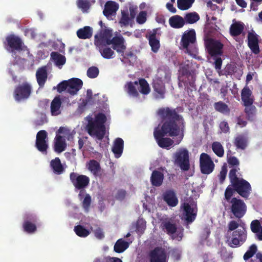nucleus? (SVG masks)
<instances>
[{
  "instance_id": "nucleus-1",
  "label": "nucleus",
  "mask_w": 262,
  "mask_h": 262,
  "mask_svg": "<svg viewBox=\"0 0 262 262\" xmlns=\"http://www.w3.org/2000/svg\"><path fill=\"white\" fill-rule=\"evenodd\" d=\"M178 108L168 107L159 109L158 114L164 122L161 129H155L154 132L157 142L166 135L170 137L181 135L180 141L183 138L185 122L183 117L178 114Z\"/></svg>"
},
{
  "instance_id": "nucleus-2",
  "label": "nucleus",
  "mask_w": 262,
  "mask_h": 262,
  "mask_svg": "<svg viewBox=\"0 0 262 262\" xmlns=\"http://www.w3.org/2000/svg\"><path fill=\"white\" fill-rule=\"evenodd\" d=\"M88 123L86 129L88 133L92 137H95L99 140L103 139L106 133L105 123L106 117L105 114L99 113L94 118L88 117Z\"/></svg>"
},
{
  "instance_id": "nucleus-3",
  "label": "nucleus",
  "mask_w": 262,
  "mask_h": 262,
  "mask_svg": "<svg viewBox=\"0 0 262 262\" xmlns=\"http://www.w3.org/2000/svg\"><path fill=\"white\" fill-rule=\"evenodd\" d=\"M174 163L179 166L181 170L187 171L190 168L189 156L187 149L180 148L174 154Z\"/></svg>"
},
{
  "instance_id": "nucleus-4",
  "label": "nucleus",
  "mask_w": 262,
  "mask_h": 262,
  "mask_svg": "<svg viewBox=\"0 0 262 262\" xmlns=\"http://www.w3.org/2000/svg\"><path fill=\"white\" fill-rule=\"evenodd\" d=\"M247 237V231L245 224L240 226V228L232 232L230 237L228 239L230 246L232 248L238 247L242 245L246 241Z\"/></svg>"
},
{
  "instance_id": "nucleus-5",
  "label": "nucleus",
  "mask_w": 262,
  "mask_h": 262,
  "mask_svg": "<svg viewBox=\"0 0 262 262\" xmlns=\"http://www.w3.org/2000/svg\"><path fill=\"white\" fill-rule=\"evenodd\" d=\"M32 91L31 85L28 82L18 84L13 92V97L15 101L20 102L28 99Z\"/></svg>"
},
{
  "instance_id": "nucleus-6",
  "label": "nucleus",
  "mask_w": 262,
  "mask_h": 262,
  "mask_svg": "<svg viewBox=\"0 0 262 262\" xmlns=\"http://www.w3.org/2000/svg\"><path fill=\"white\" fill-rule=\"evenodd\" d=\"M5 49L14 53L15 51L20 52L23 50L24 43L22 39L14 34L7 36L4 41Z\"/></svg>"
},
{
  "instance_id": "nucleus-7",
  "label": "nucleus",
  "mask_w": 262,
  "mask_h": 262,
  "mask_svg": "<svg viewBox=\"0 0 262 262\" xmlns=\"http://www.w3.org/2000/svg\"><path fill=\"white\" fill-rule=\"evenodd\" d=\"M38 218L32 213H26L24 216L23 230L27 233L32 234L37 231L36 224Z\"/></svg>"
},
{
  "instance_id": "nucleus-8",
  "label": "nucleus",
  "mask_w": 262,
  "mask_h": 262,
  "mask_svg": "<svg viewBox=\"0 0 262 262\" xmlns=\"http://www.w3.org/2000/svg\"><path fill=\"white\" fill-rule=\"evenodd\" d=\"M231 211L233 214L238 219L242 218L246 213L247 206L244 201L236 198H233L230 200Z\"/></svg>"
},
{
  "instance_id": "nucleus-9",
  "label": "nucleus",
  "mask_w": 262,
  "mask_h": 262,
  "mask_svg": "<svg viewBox=\"0 0 262 262\" xmlns=\"http://www.w3.org/2000/svg\"><path fill=\"white\" fill-rule=\"evenodd\" d=\"M232 186L239 195L246 199L249 198L252 190L250 183L243 179L234 183Z\"/></svg>"
},
{
  "instance_id": "nucleus-10",
  "label": "nucleus",
  "mask_w": 262,
  "mask_h": 262,
  "mask_svg": "<svg viewBox=\"0 0 262 262\" xmlns=\"http://www.w3.org/2000/svg\"><path fill=\"white\" fill-rule=\"evenodd\" d=\"M70 179L75 189L78 190L84 189L90 183V178L88 176L74 172L70 174Z\"/></svg>"
},
{
  "instance_id": "nucleus-11",
  "label": "nucleus",
  "mask_w": 262,
  "mask_h": 262,
  "mask_svg": "<svg viewBox=\"0 0 262 262\" xmlns=\"http://www.w3.org/2000/svg\"><path fill=\"white\" fill-rule=\"evenodd\" d=\"M215 165L211 157L206 153H202L200 157V167L202 173L209 174L214 169Z\"/></svg>"
},
{
  "instance_id": "nucleus-12",
  "label": "nucleus",
  "mask_w": 262,
  "mask_h": 262,
  "mask_svg": "<svg viewBox=\"0 0 262 262\" xmlns=\"http://www.w3.org/2000/svg\"><path fill=\"white\" fill-rule=\"evenodd\" d=\"M223 47L224 45L219 40L210 39L206 43L208 53L212 57L222 55Z\"/></svg>"
},
{
  "instance_id": "nucleus-13",
  "label": "nucleus",
  "mask_w": 262,
  "mask_h": 262,
  "mask_svg": "<svg viewBox=\"0 0 262 262\" xmlns=\"http://www.w3.org/2000/svg\"><path fill=\"white\" fill-rule=\"evenodd\" d=\"M149 262H167L165 250L161 247H156L148 253Z\"/></svg>"
},
{
  "instance_id": "nucleus-14",
  "label": "nucleus",
  "mask_w": 262,
  "mask_h": 262,
  "mask_svg": "<svg viewBox=\"0 0 262 262\" xmlns=\"http://www.w3.org/2000/svg\"><path fill=\"white\" fill-rule=\"evenodd\" d=\"M35 147L40 152L47 154L48 144V134L46 130H41L37 133Z\"/></svg>"
},
{
  "instance_id": "nucleus-15",
  "label": "nucleus",
  "mask_w": 262,
  "mask_h": 262,
  "mask_svg": "<svg viewBox=\"0 0 262 262\" xmlns=\"http://www.w3.org/2000/svg\"><path fill=\"white\" fill-rule=\"evenodd\" d=\"M152 85L155 98L157 99H164L166 90L162 78L157 76L153 79Z\"/></svg>"
},
{
  "instance_id": "nucleus-16",
  "label": "nucleus",
  "mask_w": 262,
  "mask_h": 262,
  "mask_svg": "<svg viewBox=\"0 0 262 262\" xmlns=\"http://www.w3.org/2000/svg\"><path fill=\"white\" fill-rule=\"evenodd\" d=\"M196 40L195 32L194 29H191L189 31H185L181 38V45L182 47L186 49L187 52L189 54H192V53L189 49V46L193 45Z\"/></svg>"
},
{
  "instance_id": "nucleus-17",
  "label": "nucleus",
  "mask_w": 262,
  "mask_h": 262,
  "mask_svg": "<svg viewBox=\"0 0 262 262\" xmlns=\"http://www.w3.org/2000/svg\"><path fill=\"white\" fill-rule=\"evenodd\" d=\"M113 36V31L111 29H104L100 30L99 32L95 35V45L97 43H105L109 45L110 41Z\"/></svg>"
},
{
  "instance_id": "nucleus-18",
  "label": "nucleus",
  "mask_w": 262,
  "mask_h": 262,
  "mask_svg": "<svg viewBox=\"0 0 262 262\" xmlns=\"http://www.w3.org/2000/svg\"><path fill=\"white\" fill-rule=\"evenodd\" d=\"M125 39L121 35L115 36L110 41L109 45H112V48L118 53L123 55L126 49Z\"/></svg>"
},
{
  "instance_id": "nucleus-19",
  "label": "nucleus",
  "mask_w": 262,
  "mask_h": 262,
  "mask_svg": "<svg viewBox=\"0 0 262 262\" xmlns=\"http://www.w3.org/2000/svg\"><path fill=\"white\" fill-rule=\"evenodd\" d=\"M183 208L186 221L188 223H191L194 221L197 214L196 204L190 205L189 203H185Z\"/></svg>"
},
{
  "instance_id": "nucleus-20",
  "label": "nucleus",
  "mask_w": 262,
  "mask_h": 262,
  "mask_svg": "<svg viewBox=\"0 0 262 262\" xmlns=\"http://www.w3.org/2000/svg\"><path fill=\"white\" fill-rule=\"evenodd\" d=\"M248 46L251 51L254 54H258L260 52L258 35L253 32H249L248 34Z\"/></svg>"
},
{
  "instance_id": "nucleus-21",
  "label": "nucleus",
  "mask_w": 262,
  "mask_h": 262,
  "mask_svg": "<svg viewBox=\"0 0 262 262\" xmlns=\"http://www.w3.org/2000/svg\"><path fill=\"white\" fill-rule=\"evenodd\" d=\"M157 30H154L146 35V37L148 39L149 45L151 47V51L154 53H157L160 47L159 38L157 37Z\"/></svg>"
},
{
  "instance_id": "nucleus-22",
  "label": "nucleus",
  "mask_w": 262,
  "mask_h": 262,
  "mask_svg": "<svg viewBox=\"0 0 262 262\" xmlns=\"http://www.w3.org/2000/svg\"><path fill=\"white\" fill-rule=\"evenodd\" d=\"M68 93L72 95H74L81 89L83 82L77 78H73L68 80Z\"/></svg>"
},
{
  "instance_id": "nucleus-23",
  "label": "nucleus",
  "mask_w": 262,
  "mask_h": 262,
  "mask_svg": "<svg viewBox=\"0 0 262 262\" xmlns=\"http://www.w3.org/2000/svg\"><path fill=\"white\" fill-rule=\"evenodd\" d=\"M36 78L39 88H43L48 78L46 66L41 67L37 69L36 73Z\"/></svg>"
},
{
  "instance_id": "nucleus-24",
  "label": "nucleus",
  "mask_w": 262,
  "mask_h": 262,
  "mask_svg": "<svg viewBox=\"0 0 262 262\" xmlns=\"http://www.w3.org/2000/svg\"><path fill=\"white\" fill-rule=\"evenodd\" d=\"M108 45L103 43H97L95 46L98 48V50L101 55L105 59H111L114 57L115 52L110 47H107Z\"/></svg>"
},
{
  "instance_id": "nucleus-25",
  "label": "nucleus",
  "mask_w": 262,
  "mask_h": 262,
  "mask_svg": "<svg viewBox=\"0 0 262 262\" xmlns=\"http://www.w3.org/2000/svg\"><path fill=\"white\" fill-rule=\"evenodd\" d=\"M233 22L230 27V34L233 37L237 36L243 32L245 25L242 22L235 21V19Z\"/></svg>"
},
{
  "instance_id": "nucleus-26",
  "label": "nucleus",
  "mask_w": 262,
  "mask_h": 262,
  "mask_svg": "<svg viewBox=\"0 0 262 262\" xmlns=\"http://www.w3.org/2000/svg\"><path fill=\"white\" fill-rule=\"evenodd\" d=\"M164 201L169 206L174 207L178 204V200L173 191L167 190L163 194Z\"/></svg>"
},
{
  "instance_id": "nucleus-27",
  "label": "nucleus",
  "mask_w": 262,
  "mask_h": 262,
  "mask_svg": "<svg viewBox=\"0 0 262 262\" xmlns=\"http://www.w3.org/2000/svg\"><path fill=\"white\" fill-rule=\"evenodd\" d=\"M164 174L160 171L155 170L152 171L150 177L151 184L156 187L160 186L163 182Z\"/></svg>"
},
{
  "instance_id": "nucleus-28",
  "label": "nucleus",
  "mask_w": 262,
  "mask_h": 262,
  "mask_svg": "<svg viewBox=\"0 0 262 262\" xmlns=\"http://www.w3.org/2000/svg\"><path fill=\"white\" fill-rule=\"evenodd\" d=\"M66 147L67 143L65 139L61 136L56 135L55 138L54 151L57 153H61L65 150Z\"/></svg>"
},
{
  "instance_id": "nucleus-29",
  "label": "nucleus",
  "mask_w": 262,
  "mask_h": 262,
  "mask_svg": "<svg viewBox=\"0 0 262 262\" xmlns=\"http://www.w3.org/2000/svg\"><path fill=\"white\" fill-rule=\"evenodd\" d=\"M124 141L122 139L117 138L115 139L112 147V151L116 158L120 157L123 150Z\"/></svg>"
},
{
  "instance_id": "nucleus-30",
  "label": "nucleus",
  "mask_w": 262,
  "mask_h": 262,
  "mask_svg": "<svg viewBox=\"0 0 262 262\" xmlns=\"http://www.w3.org/2000/svg\"><path fill=\"white\" fill-rule=\"evenodd\" d=\"M184 18L180 15H176L170 17L169 19V24L171 27L174 29L182 28L185 24Z\"/></svg>"
},
{
  "instance_id": "nucleus-31",
  "label": "nucleus",
  "mask_w": 262,
  "mask_h": 262,
  "mask_svg": "<svg viewBox=\"0 0 262 262\" xmlns=\"http://www.w3.org/2000/svg\"><path fill=\"white\" fill-rule=\"evenodd\" d=\"M118 9V5L115 2L108 1L105 5L104 9L103 11V14L108 17L112 15L113 13Z\"/></svg>"
},
{
  "instance_id": "nucleus-32",
  "label": "nucleus",
  "mask_w": 262,
  "mask_h": 262,
  "mask_svg": "<svg viewBox=\"0 0 262 262\" xmlns=\"http://www.w3.org/2000/svg\"><path fill=\"white\" fill-rule=\"evenodd\" d=\"M233 143L237 149L244 150L248 145V138L244 135H239L235 138Z\"/></svg>"
},
{
  "instance_id": "nucleus-33",
  "label": "nucleus",
  "mask_w": 262,
  "mask_h": 262,
  "mask_svg": "<svg viewBox=\"0 0 262 262\" xmlns=\"http://www.w3.org/2000/svg\"><path fill=\"white\" fill-rule=\"evenodd\" d=\"M50 166L53 169V172L57 174L62 173L64 170V168L58 157H56L51 161Z\"/></svg>"
},
{
  "instance_id": "nucleus-34",
  "label": "nucleus",
  "mask_w": 262,
  "mask_h": 262,
  "mask_svg": "<svg viewBox=\"0 0 262 262\" xmlns=\"http://www.w3.org/2000/svg\"><path fill=\"white\" fill-rule=\"evenodd\" d=\"M76 33L80 39H89L92 36V29L89 26H85L78 30Z\"/></svg>"
},
{
  "instance_id": "nucleus-35",
  "label": "nucleus",
  "mask_w": 262,
  "mask_h": 262,
  "mask_svg": "<svg viewBox=\"0 0 262 262\" xmlns=\"http://www.w3.org/2000/svg\"><path fill=\"white\" fill-rule=\"evenodd\" d=\"M161 227L163 230H165L169 235L175 233L177 230L176 224L172 223L170 221L162 222Z\"/></svg>"
},
{
  "instance_id": "nucleus-36",
  "label": "nucleus",
  "mask_w": 262,
  "mask_h": 262,
  "mask_svg": "<svg viewBox=\"0 0 262 262\" xmlns=\"http://www.w3.org/2000/svg\"><path fill=\"white\" fill-rule=\"evenodd\" d=\"M214 107L216 111L220 113L229 115L230 113V109L228 105L222 101L214 103Z\"/></svg>"
},
{
  "instance_id": "nucleus-37",
  "label": "nucleus",
  "mask_w": 262,
  "mask_h": 262,
  "mask_svg": "<svg viewBox=\"0 0 262 262\" xmlns=\"http://www.w3.org/2000/svg\"><path fill=\"white\" fill-rule=\"evenodd\" d=\"M129 246V243L122 238L117 241L114 246V250L118 253H122L127 249Z\"/></svg>"
},
{
  "instance_id": "nucleus-38",
  "label": "nucleus",
  "mask_w": 262,
  "mask_h": 262,
  "mask_svg": "<svg viewBox=\"0 0 262 262\" xmlns=\"http://www.w3.org/2000/svg\"><path fill=\"white\" fill-rule=\"evenodd\" d=\"M61 101L59 96L55 97L51 103V112L52 115H58L60 113L59 109Z\"/></svg>"
},
{
  "instance_id": "nucleus-39",
  "label": "nucleus",
  "mask_w": 262,
  "mask_h": 262,
  "mask_svg": "<svg viewBox=\"0 0 262 262\" xmlns=\"http://www.w3.org/2000/svg\"><path fill=\"white\" fill-rule=\"evenodd\" d=\"M88 169L96 177L99 175L100 171V165L98 162L95 160H90L87 165Z\"/></svg>"
},
{
  "instance_id": "nucleus-40",
  "label": "nucleus",
  "mask_w": 262,
  "mask_h": 262,
  "mask_svg": "<svg viewBox=\"0 0 262 262\" xmlns=\"http://www.w3.org/2000/svg\"><path fill=\"white\" fill-rule=\"evenodd\" d=\"M185 24H193L200 19L199 15L195 12L187 13L184 17Z\"/></svg>"
},
{
  "instance_id": "nucleus-41",
  "label": "nucleus",
  "mask_w": 262,
  "mask_h": 262,
  "mask_svg": "<svg viewBox=\"0 0 262 262\" xmlns=\"http://www.w3.org/2000/svg\"><path fill=\"white\" fill-rule=\"evenodd\" d=\"M51 57L57 66H63L66 63V57L57 52H52Z\"/></svg>"
},
{
  "instance_id": "nucleus-42",
  "label": "nucleus",
  "mask_w": 262,
  "mask_h": 262,
  "mask_svg": "<svg viewBox=\"0 0 262 262\" xmlns=\"http://www.w3.org/2000/svg\"><path fill=\"white\" fill-rule=\"evenodd\" d=\"M74 231L79 237H85L88 236L91 233V231L85 229L83 226L78 225L74 227Z\"/></svg>"
},
{
  "instance_id": "nucleus-43",
  "label": "nucleus",
  "mask_w": 262,
  "mask_h": 262,
  "mask_svg": "<svg viewBox=\"0 0 262 262\" xmlns=\"http://www.w3.org/2000/svg\"><path fill=\"white\" fill-rule=\"evenodd\" d=\"M195 0H177L178 8L181 10L190 8Z\"/></svg>"
},
{
  "instance_id": "nucleus-44",
  "label": "nucleus",
  "mask_w": 262,
  "mask_h": 262,
  "mask_svg": "<svg viewBox=\"0 0 262 262\" xmlns=\"http://www.w3.org/2000/svg\"><path fill=\"white\" fill-rule=\"evenodd\" d=\"M139 83L140 87L139 91L142 94L144 95H147L149 93L150 89L148 82L145 79H140L139 81Z\"/></svg>"
},
{
  "instance_id": "nucleus-45",
  "label": "nucleus",
  "mask_w": 262,
  "mask_h": 262,
  "mask_svg": "<svg viewBox=\"0 0 262 262\" xmlns=\"http://www.w3.org/2000/svg\"><path fill=\"white\" fill-rule=\"evenodd\" d=\"M212 149L213 152L219 157H222L224 154V150L222 144L219 142L212 143Z\"/></svg>"
},
{
  "instance_id": "nucleus-46",
  "label": "nucleus",
  "mask_w": 262,
  "mask_h": 262,
  "mask_svg": "<svg viewBox=\"0 0 262 262\" xmlns=\"http://www.w3.org/2000/svg\"><path fill=\"white\" fill-rule=\"evenodd\" d=\"M173 141L169 138H164L160 139L157 142L158 145L163 148H168L173 144Z\"/></svg>"
},
{
  "instance_id": "nucleus-47",
  "label": "nucleus",
  "mask_w": 262,
  "mask_h": 262,
  "mask_svg": "<svg viewBox=\"0 0 262 262\" xmlns=\"http://www.w3.org/2000/svg\"><path fill=\"white\" fill-rule=\"evenodd\" d=\"M245 112L247 119L249 120H253L256 113V107L252 105L246 106H245Z\"/></svg>"
},
{
  "instance_id": "nucleus-48",
  "label": "nucleus",
  "mask_w": 262,
  "mask_h": 262,
  "mask_svg": "<svg viewBox=\"0 0 262 262\" xmlns=\"http://www.w3.org/2000/svg\"><path fill=\"white\" fill-rule=\"evenodd\" d=\"M132 21V19L129 17L128 14L125 11H122L121 12V17L119 20V23L121 27L127 26L130 21Z\"/></svg>"
},
{
  "instance_id": "nucleus-49",
  "label": "nucleus",
  "mask_w": 262,
  "mask_h": 262,
  "mask_svg": "<svg viewBox=\"0 0 262 262\" xmlns=\"http://www.w3.org/2000/svg\"><path fill=\"white\" fill-rule=\"evenodd\" d=\"M257 247L255 244H253L249 247V249L244 255L243 258L245 260H247L251 258L256 252Z\"/></svg>"
},
{
  "instance_id": "nucleus-50",
  "label": "nucleus",
  "mask_w": 262,
  "mask_h": 262,
  "mask_svg": "<svg viewBox=\"0 0 262 262\" xmlns=\"http://www.w3.org/2000/svg\"><path fill=\"white\" fill-rule=\"evenodd\" d=\"M77 6L83 12H86L90 9L91 4L88 0H77Z\"/></svg>"
},
{
  "instance_id": "nucleus-51",
  "label": "nucleus",
  "mask_w": 262,
  "mask_h": 262,
  "mask_svg": "<svg viewBox=\"0 0 262 262\" xmlns=\"http://www.w3.org/2000/svg\"><path fill=\"white\" fill-rule=\"evenodd\" d=\"M91 202L92 199L91 195L88 193H86L82 202V206L85 211L88 212L89 210Z\"/></svg>"
},
{
  "instance_id": "nucleus-52",
  "label": "nucleus",
  "mask_w": 262,
  "mask_h": 262,
  "mask_svg": "<svg viewBox=\"0 0 262 262\" xmlns=\"http://www.w3.org/2000/svg\"><path fill=\"white\" fill-rule=\"evenodd\" d=\"M99 71L96 67H91L87 70V76L90 78H96L99 75Z\"/></svg>"
},
{
  "instance_id": "nucleus-53",
  "label": "nucleus",
  "mask_w": 262,
  "mask_h": 262,
  "mask_svg": "<svg viewBox=\"0 0 262 262\" xmlns=\"http://www.w3.org/2000/svg\"><path fill=\"white\" fill-rule=\"evenodd\" d=\"M127 92L130 95L134 97H137L139 96L138 92L133 82H128L127 84Z\"/></svg>"
},
{
  "instance_id": "nucleus-54",
  "label": "nucleus",
  "mask_w": 262,
  "mask_h": 262,
  "mask_svg": "<svg viewBox=\"0 0 262 262\" xmlns=\"http://www.w3.org/2000/svg\"><path fill=\"white\" fill-rule=\"evenodd\" d=\"M243 224H240L238 222L232 220L230 221L228 224V230L227 232L229 233V232H233L235 230H236L237 229H239L238 227H240L241 225H243Z\"/></svg>"
},
{
  "instance_id": "nucleus-55",
  "label": "nucleus",
  "mask_w": 262,
  "mask_h": 262,
  "mask_svg": "<svg viewBox=\"0 0 262 262\" xmlns=\"http://www.w3.org/2000/svg\"><path fill=\"white\" fill-rule=\"evenodd\" d=\"M235 191L234 189L232 186V184L229 185L226 188L225 191V198L227 201L229 202L232 199L231 197L233 196Z\"/></svg>"
},
{
  "instance_id": "nucleus-56",
  "label": "nucleus",
  "mask_w": 262,
  "mask_h": 262,
  "mask_svg": "<svg viewBox=\"0 0 262 262\" xmlns=\"http://www.w3.org/2000/svg\"><path fill=\"white\" fill-rule=\"evenodd\" d=\"M237 169L235 168H233L231 169L229 173V178L231 184H233L234 183L237 182L241 179H239L236 175Z\"/></svg>"
},
{
  "instance_id": "nucleus-57",
  "label": "nucleus",
  "mask_w": 262,
  "mask_h": 262,
  "mask_svg": "<svg viewBox=\"0 0 262 262\" xmlns=\"http://www.w3.org/2000/svg\"><path fill=\"white\" fill-rule=\"evenodd\" d=\"M261 225L258 220H255L253 221L250 225V228L251 231L255 233L259 232L260 228H261Z\"/></svg>"
},
{
  "instance_id": "nucleus-58",
  "label": "nucleus",
  "mask_w": 262,
  "mask_h": 262,
  "mask_svg": "<svg viewBox=\"0 0 262 262\" xmlns=\"http://www.w3.org/2000/svg\"><path fill=\"white\" fill-rule=\"evenodd\" d=\"M68 80L62 81L57 85V92L59 93H61L66 90L68 91Z\"/></svg>"
},
{
  "instance_id": "nucleus-59",
  "label": "nucleus",
  "mask_w": 262,
  "mask_h": 262,
  "mask_svg": "<svg viewBox=\"0 0 262 262\" xmlns=\"http://www.w3.org/2000/svg\"><path fill=\"white\" fill-rule=\"evenodd\" d=\"M90 230L94 233L95 236L98 239H101L104 238V235L102 229L99 227L93 230L92 227H90Z\"/></svg>"
},
{
  "instance_id": "nucleus-60",
  "label": "nucleus",
  "mask_w": 262,
  "mask_h": 262,
  "mask_svg": "<svg viewBox=\"0 0 262 262\" xmlns=\"http://www.w3.org/2000/svg\"><path fill=\"white\" fill-rule=\"evenodd\" d=\"M146 12L141 11L137 17V22L139 24H144L146 20Z\"/></svg>"
},
{
  "instance_id": "nucleus-61",
  "label": "nucleus",
  "mask_w": 262,
  "mask_h": 262,
  "mask_svg": "<svg viewBox=\"0 0 262 262\" xmlns=\"http://www.w3.org/2000/svg\"><path fill=\"white\" fill-rule=\"evenodd\" d=\"M126 195V191L123 189H119L117 191L115 198L116 200L122 201H123Z\"/></svg>"
},
{
  "instance_id": "nucleus-62",
  "label": "nucleus",
  "mask_w": 262,
  "mask_h": 262,
  "mask_svg": "<svg viewBox=\"0 0 262 262\" xmlns=\"http://www.w3.org/2000/svg\"><path fill=\"white\" fill-rule=\"evenodd\" d=\"M236 67L234 64H228L225 68V72L228 75H232L236 72Z\"/></svg>"
},
{
  "instance_id": "nucleus-63",
  "label": "nucleus",
  "mask_w": 262,
  "mask_h": 262,
  "mask_svg": "<svg viewBox=\"0 0 262 262\" xmlns=\"http://www.w3.org/2000/svg\"><path fill=\"white\" fill-rule=\"evenodd\" d=\"M228 163L230 165L238 166L239 162L237 158L234 156H230L228 158Z\"/></svg>"
},
{
  "instance_id": "nucleus-64",
  "label": "nucleus",
  "mask_w": 262,
  "mask_h": 262,
  "mask_svg": "<svg viewBox=\"0 0 262 262\" xmlns=\"http://www.w3.org/2000/svg\"><path fill=\"white\" fill-rule=\"evenodd\" d=\"M227 172V168L225 166H223L219 174V179L221 183H222L225 180L226 177Z\"/></svg>"
}]
</instances>
